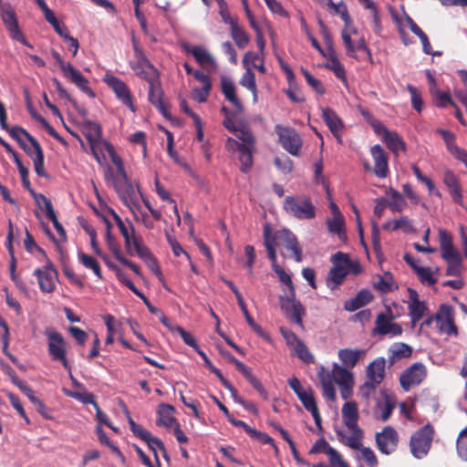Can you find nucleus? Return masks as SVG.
Here are the masks:
<instances>
[{
  "label": "nucleus",
  "instance_id": "nucleus-64",
  "mask_svg": "<svg viewBox=\"0 0 467 467\" xmlns=\"http://www.w3.org/2000/svg\"><path fill=\"white\" fill-rule=\"evenodd\" d=\"M68 331L71 334V336L74 337V339L76 340L78 345H79L80 347L85 346V344L88 340V337L86 331H84L80 327H74V326L69 327Z\"/></svg>",
  "mask_w": 467,
  "mask_h": 467
},
{
  "label": "nucleus",
  "instance_id": "nucleus-34",
  "mask_svg": "<svg viewBox=\"0 0 467 467\" xmlns=\"http://www.w3.org/2000/svg\"><path fill=\"white\" fill-rule=\"evenodd\" d=\"M111 161L116 166L117 175L115 177L109 171V174H106V179L112 180V183L114 182V181H119L120 184H124V182H130V179L129 178L125 171L124 163L120 156L118 154H111Z\"/></svg>",
  "mask_w": 467,
  "mask_h": 467
},
{
  "label": "nucleus",
  "instance_id": "nucleus-25",
  "mask_svg": "<svg viewBox=\"0 0 467 467\" xmlns=\"http://www.w3.org/2000/svg\"><path fill=\"white\" fill-rule=\"evenodd\" d=\"M373 298L374 296L368 289H361L355 297L345 301L344 308L349 312L356 311L369 304Z\"/></svg>",
  "mask_w": 467,
  "mask_h": 467
},
{
  "label": "nucleus",
  "instance_id": "nucleus-9",
  "mask_svg": "<svg viewBox=\"0 0 467 467\" xmlns=\"http://www.w3.org/2000/svg\"><path fill=\"white\" fill-rule=\"evenodd\" d=\"M275 131L282 147L291 155L299 156L302 148V139L298 132L291 127L275 126Z\"/></svg>",
  "mask_w": 467,
  "mask_h": 467
},
{
  "label": "nucleus",
  "instance_id": "nucleus-4",
  "mask_svg": "<svg viewBox=\"0 0 467 467\" xmlns=\"http://www.w3.org/2000/svg\"><path fill=\"white\" fill-rule=\"evenodd\" d=\"M53 58L57 62L64 77L74 83L81 91L89 98H95L96 94L88 86V80L80 71L76 69L70 63H66L60 54L55 49L51 50Z\"/></svg>",
  "mask_w": 467,
  "mask_h": 467
},
{
  "label": "nucleus",
  "instance_id": "nucleus-42",
  "mask_svg": "<svg viewBox=\"0 0 467 467\" xmlns=\"http://www.w3.org/2000/svg\"><path fill=\"white\" fill-rule=\"evenodd\" d=\"M231 36L239 48H244L250 42L249 35L239 26L238 22L231 26Z\"/></svg>",
  "mask_w": 467,
  "mask_h": 467
},
{
  "label": "nucleus",
  "instance_id": "nucleus-33",
  "mask_svg": "<svg viewBox=\"0 0 467 467\" xmlns=\"http://www.w3.org/2000/svg\"><path fill=\"white\" fill-rule=\"evenodd\" d=\"M174 411V407L169 404L161 403L159 406V410L157 411L158 413V419L156 420L157 425L161 426L163 425L165 427H171L173 424L176 425L177 420L172 416V413Z\"/></svg>",
  "mask_w": 467,
  "mask_h": 467
},
{
  "label": "nucleus",
  "instance_id": "nucleus-13",
  "mask_svg": "<svg viewBox=\"0 0 467 467\" xmlns=\"http://www.w3.org/2000/svg\"><path fill=\"white\" fill-rule=\"evenodd\" d=\"M373 335L396 337L402 334V327L400 324L392 322V316L379 313L375 321Z\"/></svg>",
  "mask_w": 467,
  "mask_h": 467
},
{
  "label": "nucleus",
  "instance_id": "nucleus-44",
  "mask_svg": "<svg viewBox=\"0 0 467 467\" xmlns=\"http://www.w3.org/2000/svg\"><path fill=\"white\" fill-rule=\"evenodd\" d=\"M387 195L389 197L388 205L391 211L401 212L406 208L407 202L403 196L397 190L390 188L387 192Z\"/></svg>",
  "mask_w": 467,
  "mask_h": 467
},
{
  "label": "nucleus",
  "instance_id": "nucleus-14",
  "mask_svg": "<svg viewBox=\"0 0 467 467\" xmlns=\"http://www.w3.org/2000/svg\"><path fill=\"white\" fill-rule=\"evenodd\" d=\"M376 443L379 451L389 455L396 451L399 443V435L396 430L391 426H386L382 431L377 433Z\"/></svg>",
  "mask_w": 467,
  "mask_h": 467
},
{
  "label": "nucleus",
  "instance_id": "nucleus-29",
  "mask_svg": "<svg viewBox=\"0 0 467 467\" xmlns=\"http://www.w3.org/2000/svg\"><path fill=\"white\" fill-rule=\"evenodd\" d=\"M352 431L351 435H348L344 431L342 430H336V433L337 436L338 441L343 443L346 446H348L349 448L353 450H358L361 446V438H362V431L360 428H358V431L356 430H350Z\"/></svg>",
  "mask_w": 467,
  "mask_h": 467
},
{
  "label": "nucleus",
  "instance_id": "nucleus-50",
  "mask_svg": "<svg viewBox=\"0 0 467 467\" xmlns=\"http://www.w3.org/2000/svg\"><path fill=\"white\" fill-rule=\"evenodd\" d=\"M329 60L330 64L327 66V67L334 72L335 76L337 78L341 80H346L345 68L343 65L340 63V61L337 58L333 48H331Z\"/></svg>",
  "mask_w": 467,
  "mask_h": 467
},
{
  "label": "nucleus",
  "instance_id": "nucleus-19",
  "mask_svg": "<svg viewBox=\"0 0 467 467\" xmlns=\"http://www.w3.org/2000/svg\"><path fill=\"white\" fill-rule=\"evenodd\" d=\"M439 242L443 260L446 262L462 260L460 253L453 246L452 236L448 231L439 229Z\"/></svg>",
  "mask_w": 467,
  "mask_h": 467
},
{
  "label": "nucleus",
  "instance_id": "nucleus-41",
  "mask_svg": "<svg viewBox=\"0 0 467 467\" xmlns=\"http://www.w3.org/2000/svg\"><path fill=\"white\" fill-rule=\"evenodd\" d=\"M320 384L322 387L323 396L329 400H336V389L331 377L328 374H324V369L318 374Z\"/></svg>",
  "mask_w": 467,
  "mask_h": 467
},
{
  "label": "nucleus",
  "instance_id": "nucleus-49",
  "mask_svg": "<svg viewBox=\"0 0 467 467\" xmlns=\"http://www.w3.org/2000/svg\"><path fill=\"white\" fill-rule=\"evenodd\" d=\"M264 243L265 249L268 254V258L272 262V268H275L276 266H279L276 260V253H275V247L276 244L273 241V239L270 236L268 227L266 226L264 231Z\"/></svg>",
  "mask_w": 467,
  "mask_h": 467
},
{
  "label": "nucleus",
  "instance_id": "nucleus-15",
  "mask_svg": "<svg viewBox=\"0 0 467 467\" xmlns=\"http://www.w3.org/2000/svg\"><path fill=\"white\" fill-rule=\"evenodd\" d=\"M1 17L6 29L9 31L11 36L14 39L26 43V39L19 28L18 21L15 10L10 5H1Z\"/></svg>",
  "mask_w": 467,
  "mask_h": 467
},
{
  "label": "nucleus",
  "instance_id": "nucleus-32",
  "mask_svg": "<svg viewBox=\"0 0 467 467\" xmlns=\"http://www.w3.org/2000/svg\"><path fill=\"white\" fill-rule=\"evenodd\" d=\"M324 374H328L333 381L338 386L346 385L348 383H354L353 375L346 368L340 367L337 364L334 365L331 372L324 371Z\"/></svg>",
  "mask_w": 467,
  "mask_h": 467
},
{
  "label": "nucleus",
  "instance_id": "nucleus-36",
  "mask_svg": "<svg viewBox=\"0 0 467 467\" xmlns=\"http://www.w3.org/2000/svg\"><path fill=\"white\" fill-rule=\"evenodd\" d=\"M113 187L119 197L128 204V202H133L136 199V192L131 181L120 184L119 181H114Z\"/></svg>",
  "mask_w": 467,
  "mask_h": 467
},
{
  "label": "nucleus",
  "instance_id": "nucleus-24",
  "mask_svg": "<svg viewBox=\"0 0 467 467\" xmlns=\"http://www.w3.org/2000/svg\"><path fill=\"white\" fill-rule=\"evenodd\" d=\"M118 228L124 238L125 248L130 255H134V241L142 242L140 237L135 236V229L131 222L119 223Z\"/></svg>",
  "mask_w": 467,
  "mask_h": 467
},
{
  "label": "nucleus",
  "instance_id": "nucleus-18",
  "mask_svg": "<svg viewBox=\"0 0 467 467\" xmlns=\"http://www.w3.org/2000/svg\"><path fill=\"white\" fill-rule=\"evenodd\" d=\"M13 237L14 234L11 233V231H8L7 236H6V249L8 251V254L10 255V265H9V271H10V277L12 281L15 283L16 286L25 295H28V286L26 283L19 277V275L16 274V258L15 256L14 252V246H13Z\"/></svg>",
  "mask_w": 467,
  "mask_h": 467
},
{
  "label": "nucleus",
  "instance_id": "nucleus-61",
  "mask_svg": "<svg viewBox=\"0 0 467 467\" xmlns=\"http://www.w3.org/2000/svg\"><path fill=\"white\" fill-rule=\"evenodd\" d=\"M407 89L411 96V104H412L413 109L416 111L420 112L422 110V107H423V100L421 99L420 93L418 91V89L415 87H413L410 84H409L407 86Z\"/></svg>",
  "mask_w": 467,
  "mask_h": 467
},
{
  "label": "nucleus",
  "instance_id": "nucleus-59",
  "mask_svg": "<svg viewBox=\"0 0 467 467\" xmlns=\"http://www.w3.org/2000/svg\"><path fill=\"white\" fill-rule=\"evenodd\" d=\"M456 445L459 456L467 461V427L460 432Z\"/></svg>",
  "mask_w": 467,
  "mask_h": 467
},
{
  "label": "nucleus",
  "instance_id": "nucleus-16",
  "mask_svg": "<svg viewBox=\"0 0 467 467\" xmlns=\"http://www.w3.org/2000/svg\"><path fill=\"white\" fill-rule=\"evenodd\" d=\"M149 84V101L165 117L168 118L169 113V106L163 100V90L161 88V80L159 78H155L150 82Z\"/></svg>",
  "mask_w": 467,
  "mask_h": 467
},
{
  "label": "nucleus",
  "instance_id": "nucleus-28",
  "mask_svg": "<svg viewBox=\"0 0 467 467\" xmlns=\"http://www.w3.org/2000/svg\"><path fill=\"white\" fill-rule=\"evenodd\" d=\"M382 140L395 155L399 151L406 150V143L402 138L396 132L391 130H385V134L382 136Z\"/></svg>",
  "mask_w": 467,
  "mask_h": 467
},
{
  "label": "nucleus",
  "instance_id": "nucleus-17",
  "mask_svg": "<svg viewBox=\"0 0 467 467\" xmlns=\"http://www.w3.org/2000/svg\"><path fill=\"white\" fill-rule=\"evenodd\" d=\"M331 262L333 266L328 272L326 282L328 288L335 290L344 282L348 273L345 264H343V259L337 260L336 258V254L332 256Z\"/></svg>",
  "mask_w": 467,
  "mask_h": 467
},
{
  "label": "nucleus",
  "instance_id": "nucleus-46",
  "mask_svg": "<svg viewBox=\"0 0 467 467\" xmlns=\"http://www.w3.org/2000/svg\"><path fill=\"white\" fill-rule=\"evenodd\" d=\"M409 308V315L411 319V323L413 326L420 320L423 316L428 311V307L426 306V303L423 301L420 302H414V303H409L408 306Z\"/></svg>",
  "mask_w": 467,
  "mask_h": 467
},
{
  "label": "nucleus",
  "instance_id": "nucleus-63",
  "mask_svg": "<svg viewBox=\"0 0 467 467\" xmlns=\"http://www.w3.org/2000/svg\"><path fill=\"white\" fill-rule=\"evenodd\" d=\"M280 333L288 348H293L301 339L289 328L281 327Z\"/></svg>",
  "mask_w": 467,
  "mask_h": 467
},
{
  "label": "nucleus",
  "instance_id": "nucleus-2",
  "mask_svg": "<svg viewBox=\"0 0 467 467\" xmlns=\"http://www.w3.org/2000/svg\"><path fill=\"white\" fill-rule=\"evenodd\" d=\"M47 339V352L53 361L59 362L63 368L71 373V365L67 359V343L61 333L54 327H47L44 331Z\"/></svg>",
  "mask_w": 467,
  "mask_h": 467
},
{
  "label": "nucleus",
  "instance_id": "nucleus-35",
  "mask_svg": "<svg viewBox=\"0 0 467 467\" xmlns=\"http://www.w3.org/2000/svg\"><path fill=\"white\" fill-rule=\"evenodd\" d=\"M389 359L392 365L401 358L410 357L412 354V348L406 343H397L389 348Z\"/></svg>",
  "mask_w": 467,
  "mask_h": 467
},
{
  "label": "nucleus",
  "instance_id": "nucleus-51",
  "mask_svg": "<svg viewBox=\"0 0 467 467\" xmlns=\"http://www.w3.org/2000/svg\"><path fill=\"white\" fill-rule=\"evenodd\" d=\"M336 258L337 260L343 259V264H345V266H346L348 274L351 272L354 275H358L362 270L359 263L353 262L348 254H345L342 252H337V253H336Z\"/></svg>",
  "mask_w": 467,
  "mask_h": 467
},
{
  "label": "nucleus",
  "instance_id": "nucleus-57",
  "mask_svg": "<svg viewBox=\"0 0 467 467\" xmlns=\"http://www.w3.org/2000/svg\"><path fill=\"white\" fill-rule=\"evenodd\" d=\"M418 275L420 281L428 285H433L436 284L437 279L433 277L432 273L429 267L420 266L415 271Z\"/></svg>",
  "mask_w": 467,
  "mask_h": 467
},
{
  "label": "nucleus",
  "instance_id": "nucleus-62",
  "mask_svg": "<svg viewBox=\"0 0 467 467\" xmlns=\"http://www.w3.org/2000/svg\"><path fill=\"white\" fill-rule=\"evenodd\" d=\"M275 167L284 173H290L293 171L294 163L287 156L275 157L274 160Z\"/></svg>",
  "mask_w": 467,
  "mask_h": 467
},
{
  "label": "nucleus",
  "instance_id": "nucleus-21",
  "mask_svg": "<svg viewBox=\"0 0 467 467\" xmlns=\"http://www.w3.org/2000/svg\"><path fill=\"white\" fill-rule=\"evenodd\" d=\"M375 167L374 173L379 178H386L389 173L388 156L382 147L379 144L374 145L370 149Z\"/></svg>",
  "mask_w": 467,
  "mask_h": 467
},
{
  "label": "nucleus",
  "instance_id": "nucleus-60",
  "mask_svg": "<svg viewBox=\"0 0 467 467\" xmlns=\"http://www.w3.org/2000/svg\"><path fill=\"white\" fill-rule=\"evenodd\" d=\"M341 37L346 47V54L350 57L357 58V48L351 39V36H349V32L348 30H342Z\"/></svg>",
  "mask_w": 467,
  "mask_h": 467
},
{
  "label": "nucleus",
  "instance_id": "nucleus-56",
  "mask_svg": "<svg viewBox=\"0 0 467 467\" xmlns=\"http://www.w3.org/2000/svg\"><path fill=\"white\" fill-rule=\"evenodd\" d=\"M106 243L109 247V249L113 253L116 259L119 262L121 261V258H124L120 244H119L118 240L112 235L111 233H106Z\"/></svg>",
  "mask_w": 467,
  "mask_h": 467
},
{
  "label": "nucleus",
  "instance_id": "nucleus-38",
  "mask_svg": "<svg viewBox=\"0 0 467 467\" xmlns=\"http://www.w3.org/2000/svg\"><path fill=\"white\" fill-rule=\"evenodd\" d=\"M187 52L191 53L201 66L215 65V61L211 54L201 46L192 47L187 49Z\"/></svg>",
  "mask_w": 467,
  "mask_h": 467
},
{
  "label": "nucleus",
  "instance_id": "nucleus-23",
  "mask_svg": "<svg viewBox=\"0 0 467 467\" xmlns=\"http://www.w3.org/2000/svg\"><path fill=\"white\" fill-rule=\"evenodd\" d=\"M441 311L442 314V321L439 326V329L445 332L447 335H458V328L454 322L453 307L451 306L442 304L441 305Z\"/></svg>",
  "mask_w": 467,
  "mask_h": 467
},
{
  "label": "nucleus",
  "instance_id": "nucleus-26",
  "mask_svg": "<svg viewBox=\"0 0 467 467\" xmlns=\"http://www.w3.org/2000/svg\"><path fill=\"white\" fill-rule=\"evenodd\" d=\"M342 417L348 429L358 431V410L355 401H348L343 405Z\"/></svg>",
  "mask_w": 467,
  "mask_h": 467
},
{
  "label": "nucleus",
  "instance_id": "nucleus-10",
  "mask_svg": "<svg viewBox=\"0 0 467 467\" xmlns=\"http://www.w3.org/2000/svg\"><path fill=\"white\" fill-rule=\"evenodd\" d=\"M279 303L286 317L304 328L303 317L306 315V309L300 301L296 299V293L280 296Z\"/></svg>",
  "mask_w": 467,
  "mask_h": 467
},
{
  "label": "nucleus",
  "instance_id": "nucleus-1",
  "mask_svg": "<svg viewBox=\"0 0 467 467\" xmlns=\"http://www.w3.org/2000/svg\"><path fill=\"white\" fill-rule=\"evenodd\" d=\"M283 209L287 214L298 220H311L316 217V207L311 198L305 194L286 196Z\"/></svg>",
  "mask_w": 467,
  "mask_h": 467
},
{
  "label": "nucleus",
  "instance_id": "nucleus-8",
  "mask_svg": "<svg viewBox=\"0 0 467 467\" xmlns=\"http://www.w3.org/2000/svg\"><path fill=\"white\" fill-rule=\"evenodd\" d=\"M236 138L241 140L242 150L245 151L241 158V171L247 173L254 163L253 153L255 150V138L247 128L238 129L234 133Z\"/></svg>",
  "mask_w": 467,
  "mask_h": 467
},
{
  "label": "nucleus",
  "instance_id": "nucleus-37",
  "mask_svg": "<svg viewBox=\"0 0 467 467\" xmlns=\"http://www.w3.org/2000/svg\"><path fill=\"white\" fill-rule=\"evenodd\" d=\"M374 288L386 294L397 289L398 285L395 284L391 273L386 272L383 275L378 276V280L374 283Z\"/></svg>",
  "mask_w": 467,
  "mask_h": 467
},
{
  "label": "nucleus",
  "instance_id": "nucleus-27",
  "mask_svg": "<svg viewBox=\"0 0 467 467\" xmlns=\"http://www.w3.org/2000/svg\"><path fill=\"white\" fill-rule=\"evenodd\" d=\"M386 360L384 358L374 359L367 367V378L375 383H381L385 377Z\"/></svg>",
  "mask_w": 467,
  "mask_h": 467
},
{
  "label": "nucleus",
  "instance_id": "nucleus-12",
  "mask_svg": "<svg viewBox=\"0 0 467 467\" xmlns=\"http://www.w3.org/2000/svg\"><path fill=\"white\" fill-rule=\"evenodd\" d=\"M426 376V367L420 362H416L401 373L400 383L403 390L409 391L411 387L420 385Z\"/></svg>",
  "mask_w": 467,
  "mask_h": 467
},
{
  "label": "nucleus",
  "instance_id": "nucleus-3",
  "mask_svg": "<svg viewBox=\"0 0 467 467\" xmlns=\"http://www.w3.org/2000/svg\"><path fill=\"white\" fill-rule=\"evenodd\" d=\"M271 238L276 244V248L280 249L282 256L293 258L297 263L302 261V248L291 231L287 229L277 231Z\"/></svg>",
  "mask_w": 467,
  "mask_h": 467
},
{
  "label": "nucleus",
  "instance_id": "nucleus-30",
  "mask_svg": "<svg viewBox=\"0 0 467 467\" xmlns=\"http://www.w3.org/2000/svg\"><path fill=\"white\" fill-rule=\"evenodd\" d=\"M365 354L364 349L343 348L338 351V358L347 368H354Z\"/></svg>",
  "mask_w": 467,
  "mask_h": 467
},
{
  "label": "nucleus",
  "instance_id": "nucleus-40",
  "mask_svg": "<svg viewBox=\"0 0 467 467\" xmlns=\"http://www.w3.org/2000/svg\"><path fill=\"white\" fill-rule=\"evenodd\" d=\"M81 130L88 143L102 137L100 125L90 120H86L82 123Z\"/></svg>",
  "mask_w": 467,
  "mask_h": 467
},
{
  "label": "nucleus",
  "instance_id": "nucleus-55",
  "mask_svg": "<svg viewBox=\"0 0 467 467\" xmlns=\"http://www.w3.org/2000/svg\"><path fill=\"white\" fill-rule=\"evenodd\" d=\"M301 72L304 75L306 83L319 95H323L325 93V88L320 80L314 78L311 73L304 68L301 67Z\"/></svg>",
  "mask_w": 467,
  "mask_h": 467
},
{
  "label": "nucleus",
  "instance_id": "nucleus-7",
  "mask_svg": "<svg viewBox=\"0 0 467 467\" xmlns=\"http://www.w3.org/2000/svg\"><path fill=\"white\" fill-rule=\"evenodd\" d=\"M433 438V428L426 425L417 431L410 441V451L417 459H421L429 452Z\"/></svg>",
  "mask_w": 467,
  "mask_h": 467
},
{
  "label": "nucleus",
  "instance_id": "nucleus-47",
  "mask_svg": "<svg viewBox=\"0 0 467 467\" xmlns=\"http://www.w3.org/2000/svg\"><path fill=\"white\" fill-rule=\"evenodd\" d=\"M6 131L14 140H16L18 142L19 145L25 142L22 140L21 136H25L33 147L36 146V144L39 143L35 137H33L29 132H27L25 129H23L20 126H14L12 128H8V130Z\"/></svg>",
  "mask_w": 467,
  "mask_h": 467
},
{
  "label": "nucleus",
  "instance_id": "nucleus-52",
  "mask_svg": "<svg viewBox=\"0 0 467 467\" xmlns=\"http://www.w3.org/2000/svg\"><path fill=\"white\" fill-rule=\"evenodd\" d=\"M24 245H25V248L26 250L28 252V253H33V250H36L39 255H40V258L39 259H44L46 257H48L47 253L45 252L44 249H42L36 243V241L34 240L33 236L31 235V234L28 232V230H26V238L24 240Z\"/></svg>",
  "mask_w": 467,
  "mask_h": 467
},
{
  "label": "nucleus",
  "instance_id": "nucleus-58",
  "mask_svg": "<svg viewBox=\"0 0 467 467\" xmlns=\"http://www.w3.org/2000/svg\"><path fill=\"white\" fill-rule=\"evenodd\" d=\"M274 272L278 275L280 282L287 286V294L296 293L294 284L291 276L279 265L273 269Z\"/></svg>",
  "mask_w": 467,
  "mask_h": 467
},
{
  "label": "nucleus",
  "instance_id": "nucleus-39",
  "mask_svg": "<svg viewBox=\"0 0 467 467\" xmlns=\"http://www.w3.org/2000/svg\"><path fill=\"white\" fill-rule=\"evenodd\" d=\"M90 150L94 157L99 161V154H103V150H106L111 159V154H118L111 143L101 138L95 140L93 142H89Z\"/></svg>",
  "mask_w": 467,
  "mask_h": 467
},
{
  "label": "nucleus",
  "instance_id": "nucleus-54",
  "mask_svg": "<svg viewBox=\"0 0 467 467\" xmlns=\"http://www.w3.org/2000/svg\"><path fill=\"white\" fill-rule=\"evenodd\" d=\"M241 85L245 87L248 90L253 92L254 100L257 99V89L255 84L254 74L251 71V69H247L246 72L243 75L241 79Z\"/></svg>",
  "mask_w": 467,
  "mask_h": 467
},
{
  "label": "nucleus",
  "instance_id": "nucleus-45",
  "mask_svg": "<svg viewBox=\"0 0 467 467\" xmlns=\"http://www.w3.org/2000/svg\"><path fill=\"white\" fill-rule=\"evenodd\" d=\"M35 157H33L34 170L37 176L47 178L48 174L47 173L44 167V152L40 143L36 144L34 146Z\"/></svg>",
  "mask_w": 467,
  "mask_h": 467
},
{
  "label": "nucleus",
  "instance_id": "nucleus-48",
  "mask_svg": "<svg viewBox=\"0 0 467 467\" xmlns=\"http://www.w3.org/2000/svg\"><path fill=\"white\" fill-rule=\"evenodd\" d=\"M292 349L294 354L304 363L313 364L315 362L313 354L310 352L309 348L306 347L303 340L297 342V344Z\"/></svg>",
  "mask_w": 467,
  "mask_h": 467
},
{
  "label": "nucleus",
  "instance_id": "nucleus-22",
  "mask_svg": "<svg viewBox=\"0 0 467 467\" xmlns=\"http://www.w3.org/2000/svg\"><path fill=\"white\" fill-rule=\"evenodd\" d=\"M134 253L145 262L154 275L157 276L162 275L157 259L142 242L134 241Z\"/></svg>",
  "mask_w": 467,
  "mask_h": 467
},
{
  "label": "nucleus",
  "instance_id": "nucleus-53",
  "mask_svg": "<svg viewBox=\"0 0 467 467\" xmlns=\"http://www.w3.org/2000/svg\"><path fill=\"white\" fill-rule=\"evenodd\" d=\"M298 399L307 411L316 412V410L318 409L311 389L299 395Z\"/></svg>",
  "mask_w": 467,
  "mask_h": 467
},
{
  "label": "nucleus",
  "instance_id": "nucleus-6",
  "mask_svg": "<svg viewBox=\"0 0 467 467\" xmlns=\"http://www.w3.org/2000/svg\"><path fill=\"white\" fill-rule=\"evenodd\" d=\"M133 48L136 61L130 62V66L135 74L147 82L159 78V71L148 59L142 48L136 42L133 43Z\"/></svg>",
  "mask_w": 467,
  "mask_h": 467
},
{
  "label": "nucleus",
  "instance_id": "nucleus-20",
  "mask_svg": "<svg viewBox=\"0 0 467 467\" xmlns=\"http://www.w3.org/2000/svg\"><path fill=\"white\" fill-rule=\"evenodd\" d=\"M322 118L331 133L337 140L342 142V134L344 130V124L336 111L330 108H322Z\"/></svg>",
  "mask_w": 467,
  "mask_h": 467
},
{
  "label": "nucleus",
  "instance_id": "nucleus-31",
  "mask_svg": "<svg viewBox=\"0 0 467 467\" xmlns=\"http://www.w3.org/2000/svg\"><path fill=\"white\" fill-rule=\"evenodd\" d=\"M221 87L225 99L229 100L238 111H242L243 105L236 96L234 82L225 77H222Z\"/></svg>",
  "mask_w": 467,
  "mask_h": 467
},
{
  "label": "nucleus",
  "instance_id": "nucleus-43",
  "mask_svg": "<svg viewBox=\"0 0 467 467\" xmlns=\"http://www.w3.org/2000/svg\"><path fill=\"white\" fill-rule=\"evenodd\" d=\"M78 257L82 265L88 269H91L94 275L99 278L102 279V272L99 263L91 255L85 254L84 252H78Z\"/></svg>",
  "mask_w": 467,
  "mask_h": 467
},
{
  "label": "nucleus",
  "instance_id": "nucleus-11",
  "mask_svg": "<svg viewBox=\"0 0 467 467\" xmlns=\"http://www.w3.org/2000/svg\"><path fill=\"white\" fill-rule=\"evenodd\" d=\"M102 80L113 90L119 100L127 106L132 112L136 111L132 94L124 81L109 73L105 74Z\"/></svg>",
  "mask_w": 467,
  "mask_h": 467
},
{
  "label": "nucleus",
  "instance_id": "nucleus-5",
  "mask_svg": "<svg viewBox=\"0 0 467 467\" xmlns=\"http://www.w3.org/2000/svg\"><path fill=\"white\" fill-rule=\"evenodd\" d=\"M44 265L34 270L33 275L36 276L39 289L43 293H53L57 288L58 273L49 257L38 259Z\"/></svg>",
  "mask_w": 467,
  "mask_h": 467
}]
</instances>
